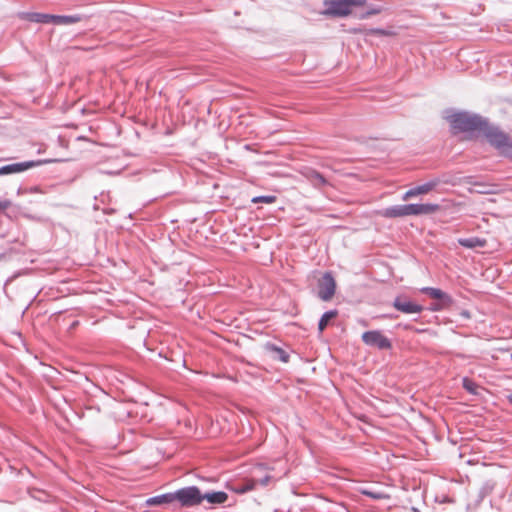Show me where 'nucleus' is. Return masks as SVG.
<instances>
[{
	"label": "nucleus",
	"instance_id": "f257e3e1",
	"mask_svg": "<svg viewBox=\"0 0 512 512\" xmlns=\"http://www.w3.org/2000/svg\"><path fill=\"white\" fill-rule=\"evenodd\" d=\"M447 120L456 132H478L480 134L486 126L487 118L479 114L461 111L448 116Z\"/></svg>",
	"mask_w": 512,
	"mask_h": 512
},
{
	"label": "nucleus",
	"instance_id": "f03ea898",
	"mask_svg": "<svg viewBox=\"0 0 512 512\" xmlns=\"http://www.w3.org/2000/svg\"><path fill=\"white\" fill-rule=\"evenodd\" d=\"M480 134H482L487 139L488 143L497 149L501 155L512 159V139L498 126L490 124L487 119L486 126L482 129Z\"/></svg>",
	"mask_w": 512,
	"mask_h": 512
},
{
	"label": "nucleus",
	"instance_id": "7ed1b4c3",
	"mask_svg": "<svg viewBox=\"0 0 512 512\" xmlns=\"http://www.w3.org/2000/svg\"><path fill=\"white\" fill-rule=\"evenodd\" d=\"M366 0H324V14L333 17H346L352 12V7H360Z\"/></svg>",
	"mask_w": 512,
	"mask_h": 512
},
{
	"label": "nucleus",
	"instance_id": "20e7f679",
	"mask_svg": "<svg viewBox=\"0 0 512 512\" xmlns=\"http://www.w3.org/2000/svg\"><path fill=\"white\" fill-rule=\"evenodd\" d=\"M174 502L177 501L181 507L189 508L202 503L201 490L197 486H187L173 492Z\"/></svg>",
	"mask_w": 512,
	"mask_h": 512
},
{
	"label": "nucleus",
	"instance_id": "39448f33",
	"mask_svg": "<svg viewBox=\"0 0 512 512\" xmlns=\"http://www.w3.org/2000/svg\"><path fill=\"white\" fill-rule=\"evenodd\" d=\"M53 161L54 160L51 159H37L5 164L0 166V176L21 174L29 169L39 167Z\"/></svg>",
	"mask_w": 512,
	"mask_h": 512
},
{
	"label": "nucleus",
	"instance_id": "423d86ee",
	"mask_svg": "<svg viewBox=\"0 0 512 512\" xmlns=\"http://www.w3.org/2000/svg\"><path fill=\"white\" fill-rule=\"evenodd\" d=\"M361 340L367 346L377 348L379 350H388L392 348V343L380 330L365 331Z\"/></svg>",
	"mask_w": 512,
	"mask_h": 512
},
{
	"label": "nucleus",
	"instance_id": "0eeeda50",
	"mask_svg": "<svg viewBox=\"0 0 512 512\" xmlns=\"http://www.w3.org/2000/svg\"><path fill=\"white\" fill-rule=\"evenodd\" d=\"M336 291V281L331 272H325L318 280L317 296L322 301H329L332 299Z\"/></svg>",
	"mask_w": 512,
	"mask_h": 512
},
{
	"label": "nucleus",
	"instance_id": "6e6552de",
	"mask_svg": "<svg viewBox=\"0 0 512 512\" xmlns=\"http://www.w3.org/2000/svg\"><path fill=\"white\" fill-rule=\"evenodd\" d=\"M392 306L404 314L421 313L424 307L410 300L406 295H398L392 302Z\"/></svg>",
	"mask_w": 512,
	"mask_h": 512
},
{
	"label": "nucleus",
	"instance_id": "1a4fd4ad",
	"mask_svg": "<svg viewBox=\"0 0 512 512\" xmlns=\"http://www.w3.org/2000/svg\"><path fill=\"white\" fill-rule=\"evenodd\" d=\"M406 207L408 216L429 215L440 209V205L435 203H410Z\"/></svg>",
	"mask_w": 512,
	"mask_h": 512
},
{
	"label": "nucleus",
	"instance_id": "9d476101",
	"mask_svg": "<svg viewBox=\"0 0 512 512\" xmlns=\"http://www.w3.org/2000/svg\"><path fill=\"white\" fill-rule=\"evenodd\" d=\"M264 349L266 352L270 353L272 358L275 360H279L283 363H288L290 359V355L283 348L277 346L274 343L267 342L264 345Z\"/></svg>",
	"mask_w": 512,
	"mask_h": 512
},
{
	"label": "nucleus",
	"instance_id": "9b49d317",
	"mask_svg": "<svg viewBox=\"0 0 512 512\" xmlns=\"http://www.w3.org/2000/svg\"><path fill=\"white\" fill-rule=\"evenodd\" d=\"M407 204L393 205L384 208L380 213L388 219L402 218L408 216Z\"/></svg>",
	"mask_w": 512,
	"mask_h": 512
},
{
	"label": "nucleus",
	"instance_id": "f8f14e48",
	"mask_svg": "<svg viewBox=\"0 0 512 512\" xmlns=\"http://www.w3.org/2000/svg\"><path fill=\"white\" fill-rule=\"evenodd\" d=\"M202 501L206 500L212 505H221L228 500V494L224 491H208L205 493L201 492Z\"/></svg>",
	"mask_w": 512,
	"mask_h": 512
},
{
	"label": "nucleus",
	"instance_id": "ddd939ff",
	"mask_svg": "<svg viewBox=\"0 0 512 512\" xmlns=\"http://www.w3.org/2000/svg\"><path fill=\"white\" fill-rule=\"evenodd\" d=\"M256 487L255 479H245L242 482L234 483L230 486V489L236 494H245L249 491L254 490Z\"/></svg>",
	"mask_w": 512,
	"mask_h": 512
},
{
	"label": "nucleus",
	"instance_id": "4468645a",
	"mask_svg": "<svg viewBox=\"0 0 512 512\" xmlns=\"http://www.w3.org/2000/svg\"><path fill=\"white\" fill-rule=\"evenodd\" d=\"M172 503H174L173 492L156 495V496L150 497L146 500V505H148V506L168 505V504H172Z\"/></svg>",
	"mask_w": 512,
	"mask_h": 512
},
{
	"label": "nucleus",
	"instance_id": "2eb2a0df",
	"mask_svg": "<svg viewBox=\"0 0 512 512\" xmlns=\"http://www.w3.org/2000/svg\"><path fill=\"white\" fill-rule=\"evenodd\" d=\"M84 18L83 15L74 14V15H54L52 18V23L55 25H70L77 22H80Z\"/></svg>",
	"mask_w": 512,
	"mask_h": 512
},
{
	"label": "nucleus",
	"instance_id": "dca6fc26",
	"mask_svg": "<svg viewBox=\"0 0 512 512\" xmlns=\"http://www.w3.org/2000/svg\"><path fill=\"white\" fill-rule=\"evenodd\" d=\"M458 244L468 249L483 248L486 245V240L479 237L459 238Z\"/></svg>",
	"mask_w": 512,
	"mask_h": 512
},
{
	"label": "nucleus",
	"instance_id": "f3484780",
	"mask_svg": "<svg viewBox=\"0 0 512 512\" xmlns=\"http://www.w3.org/2000/svg\"><path fill=\"white\" fill-rule=\"evenodd\" d=\"M307 178L312 183V185L316 188H322L329 185L328 180L324 177L323 174L318 172L317 170L311 169L308 174Z\"/></svg>",
	"mask_w": 512,
	"mask_h": 512
},
{
	"label": "nucleus",
	"instance_id": "a211bd4d",
	"mask_svg": "<svg viewBox=\"0 0 512 512\" xmlns=\"http://www.w3.org/2000/svg\"><path fill=\"white\" fill-rule=\"evenodd\" d=\"M53 14L32 12L27 15V20L34 23H52Z\"/></svg>",
	"mask_w": 512,
	"mask_h": 512
},
{
	"label": "nucleus",
	"instance_id": "6ab92c4d",
	"mask_svg": "<svg viewBox=\"0 0 512 512\" xmlns=\"http://www.w3.org/2000/svg\"><path fill=\"white\" fill-rule=\"evenodd\" d=\"M338 315V310L332 309L324 312L318 321V331L322 333L329 324V321Z\"/></svg>",
	"mask_w": 512,
	"mask_h": 512
},
{
	"label": "nucleus",
	"instance_id": "aec40b11",
	"mask_svg": "<svg viewBox=\"0 0 512 512\" xmlns=\"http://www.w3.org/2000/svg\"><path fill=\"white\" fill-rule=\"evenodd\" d=\"M439 183L438 179L430 180L422 185H418L415 188V191L417 195L425 194L430 192L432 189H434Z\"/></svg>",
	"mask_w": 512,
	"mask_h": 512
},
{
	"label": "nucleus",
	"instance_id": "412c9836",
	"mask_svg": "<svg viewBox=\"0 0 512 512\" xmlns=\"http://www.w3.org/2000/svg\"><path fill=\"white\" fill-rule=\"evenodd\" d=\"M434 300H436V302L443 306L444 309L450 308L454 303L452 296L443 290H441V296L435 298Z\"/></svg>",
	"mask_w": 512,
	"mask_h": 512
},
{
	"label": "nucleus",
	"instance_id": "4be33fe9",
	"mask_svg": "<svg viewBox=\"0 0 512 512\" xmlns=\"http://www.w3.org/2000/svg\"><path fill=\"white\" fill-rule=\"evenodd\" d=\"M462 387L470 394L477 395L478 394V385L470 378L464 377L462 379Z\"/></svg>",
	"mask_w": 512,
	"mask_h": 512
},
{
	"label": "nucleus",
	"instance_id": "5701e85b",
	"mask_svg": "<svg viewBox=\"0 0 512 512\" xmlns=\"http://www.w3.org/2000/svg\"><path fill=\"white\" fill-rule=\"evenodd\" d=\"M382 12V7L377 5H371L366 11L361 12L357 15L359 19H366L372 15H376Z\"/></svg>",
	"mask_w": 512,
	"mask_h": 512
},
{
	"label": "nucleus",
	"instance_id": "b1692460",
	"mask_svg": "<svg viewBox=\"0 0 512 512\" xmlns=\"http://www.w3.org/2000/svg\"><path fill=\"white\" fill-rule=\"evenodd\" d=\"M276 200H277V197L275 195H260V196L253 197L251 202L254 204H257V203L272 204V203L276 202Z\"/></svg>",
	"mask_w": 512,
	"mask_h": 512
},
{
	"label": "nucleus",
	"instance_id": "393cba45",
	"mask_svg": "<svg viewBox=\"0 0 512 512\" xmlns=\"http://www.w3.org/2000/svg\"><path fill=\"white\" fill-rule=\"evenodd\" d=\"M360 492L362 495H365L374 500L386 499L388 497L386 494H384L382 492L373 491L370 489H361Z\"/></svg>",
	"mask_w": 512,
	"mask_h": 512
},
{
	"label": "nucleus",
	"instance_id": "a878e982",
	"mask_svg": "<svg viewBox=\"0 0 512 512\" xmlns=\"http://www.w3.org/2000/svg\"><path fill=\"white\" fill-rule=\"evenodd\" d=\"M420 292L424 295L429 296L432 299H435V298H438L439 296H441V289L435 288V287H428V286L422 287L420 289Z\"/></svg>",
	"mask_w": 512,
	"mask_h": 512
},
{
	"label": "nucleus",
	"instance_id": "bb28decb",
	"mask_svg": "<svg viewBox=\"0 0 512 512\" xmlns=\"http://www.w3.org/2000/svg\"><path fill=\"white\" fill-rule=\"evenodd\" d=\"M271 480H272V477L270 475H265L264 477L260 478L259 480H256V485L260 484L261 486H267Z\"/></svg>",
	"mask_w": 512,
	"mask_h": 512
},
{
	"label": "nucleus",
	"instance_id": "cd10ccee",
	"mask_svg": "<svg viewBox=\"0 0 512 512\" xmlns=\"http://www.w3.org/2000/svg\"><path fill=\"white\" fill-rule=\"evenodd\" d=\"M414 191H415V188H411V189L407 190V191L403 194L402 199H403L404 201H406V200H408V199H409V198H411V197L417 196L416 192H414Z\"/></svg>",
	"mask_w": 512,
	"mask_h": 512
},
{
	"label": "nucleus",
	"instance_id": "c85d7f7f",
	"mask_svg": "<svg viewBox=\"0 0 512 512\" xmlns=\"http://www.w3.org/2000/svg\"><path fill=\"white\" fill-rule=\"evenodd\" d=\"M428 309L432 312H439L444 310L443 306H441L438 302L432 303Z\"/></svg>",
	"mask_w": 512,
	"mask_h": 512
},
{
	"label": "nucleus",
	"instance_id": "c756f323",
	"mask_svg": "<svg viewBox=\"0 0 512 512\" xmlns=\"http://www.w3.org/2000/svg\"><path fill=\"white\" fill-rule=\"evenodd\" d=\"M11 204H12L11 201L7 200V199L0 201V212L9 208L11 206Z\"/></svg>",
	"mask_w": 512,
	"mask_h": 512
},
{
	"label": "nucleus",
	"instance_id": "7c9ffc66",
	"mask_svg": "<svg viewBox=\"0 0 512 512\" xmlns=\"http://www.w3.org/2000/svg\"><path fill=\"white\" fill-rule=\"evenodd\" d=\"M372 32L379 35H387V32L382 28H375Z\"/></svg>",
	"mask_w": 512,
	"mask_h": 512
},
{
	"label": "nucleus",
	"instance_id": "2f4dec72",
	"mask_svg": "<svg viewBox=\"0 0 512 512\" xmlns=\"http://www.w3.org/2000/svg\"><path fill=\"white\" fill-rule=\"evenodd\" d=\"M506 399H507V401L509 402V404H511V405H512V393L508 394V395L506 396Z\"/></svg>",
	"mask_w": 512,
	"mask_h": 512
},
{
	"label": "nucleus",
	"instance_id": "473e14b6",
	"mask_svg": "<svg viewBox=\"0 0 512 512\" xmlns=\"http://www.w3.org/2000/svg\"><path fill=\"white\" fill-rule=\"evenodd\" d=\"M40 191L39 187L35 186L30 189V192H38Z\"/></svg>",
	"mask_w": 512,
	"mask_h": 512
},
{
	"label": "nucleus",
	"instance_id": "72a5a7b5",
	"mask_svg": "<svg viewBox=\"0 0 512 512\" xmlns=\"http://www.w3.org/2000/svg\"><path fill=\"white\" fill-rule=\"evenodd\" d=\"M479 192L481 193H493V190L489 189V190H480Z\"/></svg>",
	"mask_w": 512,
	"mask_h": 512
},
{
	"label": "nucleus",
	"instance_id": "f704fd0d",
	"mask_svg": "<svg viewBox=\"0 0 512 512\" xmlns=\"http://www.w3.org/2000/svg\"><path fill=\"white\" fill-rule=\"evenodd\" d=\"M412 511H413V512H420V510H419V509H417V508H412Z\"/></svg>",
	"mask_w": 512,
	"mask_h": 512
},
{
	"label": "nucleus",
	"instance_id": "c9c22d12",
	"mask_svg": "<svg viewBox=\"0 0 512 512\" xmlns=\"http://www.w3.org/2000/svg\"><path fill=\"white\" fill-rule=\"evenodd\" d=\"M510 357H511V360H512V352H511V356Z\"/></svg>",
	"mask_w": 512,
	"mask_h": 512
}]
</instances>
